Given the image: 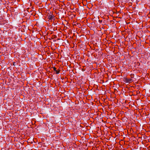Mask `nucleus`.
<instances>
[{
    "label": "nucleus",
    "mask_w": 150,
    "mask_h": 150,
    "mask_svg": "<svg viewBox=\"0 0 150 150\" xmlns=\"http://www.w3.org/2000/svg\"><path fill=\"white\" fill-rule=\"evenodd\" d=\"M130 76L131 78H133L134 77V74H131L130 75Z\"/></svg>",
    "instance_id": "4"
},
{
    "label": "nucleus",
    "mask_w": 150,
    "mask_h": 150,
    "mask_svg": "<svg viewBox=\"0 0 150 150\" xmlns=\"http://www.w3.org/2000/svg\"><path fill=\"white\" fill-rule=\"evenodd\" d=\"M53 70L56 72V74H58L59 73L60 70L59 69L58 70H56V68L55 67H53Z\"/></svg>",
    "instance_id": "3"
},
{
    "label": "nucleus",
    "mask_w": 150,
    "mask_h": 150,
    "mask_svg": "<svg viewBox=\"0 0 150 150\" xmlns=\"http://www.w3.org/2000/svg\"><path fill=\"white\" fill-rule=\"evenodd\" d=\"M48 16V18L50 20H52L53 19V18H54V16L53 15H52L50 14H49L47 16Z\"/></svg>",
    "instance_id": "2"
},
{
    "label": "nucleus",
    "mask_w": 150,
    "mask_h": 150,
    "mask_svg": "<svg viewBox=\"0 0 150 150\" xmlns=\"http://www.w3.org/2000/svg\"><path fill=\"white\" fill-rule=\"evenodd\" d=\"M124 81L126 83H129L132 82L133 81V80L131 79L125 78Z\"/></svg>",
    "instance_id": "1"
}]
</instances>
